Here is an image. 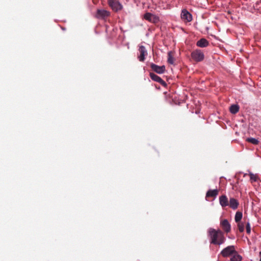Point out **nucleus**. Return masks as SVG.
<instances>
[{
  "label": "nucleus",
  "instance_id": "nucleus-1",
  "mask_svg": "<svg viewBox=\"0 0 261 261\" xmlns=\"http://www.w3.org/2000/svg\"><path fill=\"white\" fill-rule=\"evenodd\" d=\"M210 243L215 245H220L224 243L226 238L224 232L220 229L210 228L208 230Z\"/></svg>",
  "mask_w": 261,
  "mask_h": 261
},
{
  "label": "nucleus",
  "instance_id": "nucleus-2",
  "mask_svg": "<svg viewBox=\"0 0 261 261\" xmlns=\"http://www.w3.org/2000/svg\"><path fill=\"white\" fill-rule=\"evenodd\" d=\"M237 251L235 247L233 245L228 246L224 248L220 253V254L224 257H227L236 253Z\"/></svg>",
  "mask_w": 261,
  "mask_h": 261
},
{
  "label": "nucleus",
  "instance_id": "nucleus-3",
  "mask_svg": "<svg viewBox=\"0 0 261 261\" xmlns=\"http://www.w3.org/2000/svg\"><path fill=\"white\" fill-rule=\"evenodd\" d=\"M191 56L192 59L197 62L203 61L204 58L203 53L200 49L193 50L191 53Z\"/></svg>",
  "mask_w": 261,
  "mask_h": 261
},
{
  "label": "nucleus",
  "instance_id": "nucleus-4",
  "mask_svg": "<svg viewBox=\"0 0 261 261\" xmlns=\"http://www.w3.org/2000/svg\"><path fill=\"white\" fill-rule=\"evenodd\" d=\"M108 4L115 12L120 11L123 8L122 5L117 0H109Z\"/></svg>",
  "mask_w": 261,
  "mask_h": 261
},
{
  "label": "nucleus",
  "instance_id": "nucleus-5",
  "mask_svg": "<svg viewBox=\"0 0 261 261\" xmlns=\"http://www.w3.org/2000/svg\"><path fill=\"white\" fill-rule=\"evenodd\" d=\"M220 226L223 230L228 233L231 230V225L227 219H223L220 221Z\"/></svg>",
  "mask_w": 261,
  "mask_h": 261
},
{
  "label": "nucleus",
  "instance_id": "nucleus-6",
  "mask_svg": "<svg viewBox=\"0 0 261 261\" xmlns=\"http://www.w3.org/2000/svg\"><path fill=\"white\" fill-rule=\"evenodd\" d=\"M110 15V12L104 9H98L96 13L97 18L105 19Z\"/></svg>",
  "mask_w": 261,
  "mask_h": 261
},
{
  "label": "nucleus",
  "instance_id": "nucleus-7",
  "mask_svg": "<svg viewBox=\"0 0 261 261\" xmlns=\"http://www.w3.org/2000/svg\"><path fill=\"white\" fill-rule=\"evenodd\" d=\"M144 18L153 23H156L159 21V17L153 15L150 13H146L144 15Z\"/></svg>",
  "mask_w": 261,
  "mask_h": 261
},
{
  "label": "nucleus",
  "instance_id": "nucleus-8",
  "mask_svg": "<svg viewBox=\"0 0 261 261\" xmlns=\"http://www.w3.org/2000/svg\"><path fill=\"white\" fill-rule=\"evenodd\" d=\"M181 18L182 20L187 22H190L192 20L191 14L187 10H183L181 13Z\"/></svg>",
  "mask_w": 261,
  "mask_h": 261
},
{
  "label": "nucleus",
  "instance_id": "nucleus-9",
  "mask_svg": "<svg viewBox=\"0 0 261 261\" xmlns=\"http://www.w3.org/2000/svg\"><path fill=\"white\" fill-rule=\"evenodd\" d=\"M150 67L152 70L159 74L163 73L165 71V66H158L155 64L151 63Z\"/></svg>",
  "mask_w": 261,
  "mask_h": 261
},
{
  "label": "nucleus",
  "instance_id": "nucleus-10",
  "mask_svg": "<svg viewBox=\"0 0 261 261\" xmlns=\"http://www.w3.org/2000/svg\"><path fill=\"white\" fill-rule=\"evenodd\" d=\"M150 78L155 82H157L161 84L162 86L166 87L167 86V84L166 82L163 81L160 77H159L158 75H156L154 73H150Z\"/></svg>",
  "mask_w": 261,
  "mask_h": 261
},
{
  "label": "nucleus",
  "instance_id": "nucleus-11",
  "mask_svg": "<svg viewBox=\"0 0 261 261\" xmlns=\"http://www.w3.org/2000/svg\"><path fill=\"white\" fill-rule=\"evenodd\" d=\"M139 51L140 55L138 57L140 61L143 62L145 60V56L147 55V51L145 47L143 45L139 47Z\"/></svg>",
  "mask_w": 261,
  "mask_h": 261
},
{
  "label": "nucleus",
  "instance_id": "nucleus-12",
  "mask_svg": "<svg viewBox=\"0 0 261 261\" xmlns=\"http://www.w3.org/2000/svg\"><path fill=\"white\" fill-rule=\"evenodd\" d=\"M229 201H228V198L225 195H223L219 197L220 204L221 205L222 207L228 206Z\"/></svg>",
  "mask_w": 261,
  "mask_h": 261
},
{
  "label": "nucleus",
  "instance_id": "nucleus-13",
  "mask_svg": "<svg viewBox=\"0 0 261 261\" xmlns=\"http://www.w3.org/2000/svg\"><path fill=\"white\" fill-rule=\"evenodd\" d=\"M239 205V203L238 201L234 198H230L229 201V206L230 208H231L233 210H236Z\"/></svg>",
  "mask_w": 261,
  "mask_h": 261
},
{
  "label": "nucleus",
  "instance_id": "nucleus-14",
  "mask_svg": "<svg viewBox=\"0 0 261 261\" xmlns=\"http://www.w3.org/2000/svg\"><path fill=\"white\" fill-rule=\"evenodd\" d=\"M219 191L217 189L209 190L206 193L205 198L213 197L215 198L218 194Z\"/></svg>",
  "mask_w": 261,
  "mask_h": 261
},
{
  "label": "nucleus",
  "instance_id": "nucleus-15",
  "mask_svg": "<svg viewBox=\"0 0 261 261\" xmlns=\"http://www.w3.org/2000/svg\"><path fill=\"white\" fill-rule=\"evenodd\" d=\"M209 44L208 41L204 39V38H201L199 40H198L197 43L196 45L198 47H205L207 46Z\"/></svg>",
  "mask_w": 261,
  "mask_h": 261
},
{
  "label": "nucleus",
  "instance_id": "nucleus-16",
  "mask_svg": "<svg viewBox=\"0 0 261 261\" xmlns=\"http://www.w3.org/2000/svg\"><path fill=\"white\" fill-rule=\"evenodd\" d=\"M229 110L232 114H236L239 110V107L237 105H231Z\"/></svg>",
  "mask_w": 261,
  "mask_h": 261
},
{
  "label": "nucleus",
  "instance_id": "nucleus-17",
  "mask_svg": "<svg viewBox=\"0 0 261 261\" xmlns=\"http://www.w3.org/2000/svg\"><path fill=\"white\" fill-rule=\"evenodd\" d=\"M233 256L231 257L229 261H241L242 257L241 255H239L238 253H234Z\"/></svg>",
  "mask_w": 261,
  "mask_h": 261
},
{
  "label": "nucleus",
  "instance_id": "nucleus-18",
  "mask_svg": "<svg viewBox=\"0 0 261 261\" xmlns=\"http://www.w3.org/2000/svg\"><path fill=\"white\" fill-rule=\"evenodd\" d=\"M242 216H243V214H242V213L241 212H237L236 213V215H235V217H234V220H235V221L236 222H241V220L242 218Z\"/></svg>",
  "mask_w": 261,
  "mask_h": 261
},
{
  "label": "nucleus",
  "instance_id": "nucleus-19",
  "mask_svg": "<svg viewBox=\"0 0 261 261\" xmlns=\"http://www.w3.org/2000/svg\"><path fill=\"white\" fill-rule=\"evenodd\" d=\"M237 223V226L238 230L240 232H243L244 231V227L245 225L243 222H239Z\"/></svg>",
  "mask_w": 261,
  "mask_h": 261
},
{
  "label": "nucleus",
  "instance_id": "nucleus-20",
  "mask_svg": "<svg viewBox=\"0 0 261 261\" xmlns=\"http://www.w3.org/2000/svg\"><path fill=\"white\" fill-rule=\"evenodd\" d=\"M168 62L171 64H173L174 63V58L171 51H169L168 53Z\"/></svg>",
  "mask_w": 261,
  "mask_h": 261
},
{
  "label": "nucleus",
  "instance_id": "nucleus-21",
  "mask_svg": "<svg viewBox=\"0 0 261 261\" xmlns=\"http://www.w3.org/2000/svg\"><path fill=\"white\" fill-rule=\"evenodd\" d=\"M246 140L247 142H250L254 145H257L258 144L259 142L257 139L253 138H247Z\"/></svg>",
  "mask_w": 261,
  "mask_h": 261
},
{
  "label": "nucleus",
  "instance_id": "nucleus-22",
  "mask_svg": "<svg viewBox=\"0 0 261 261\" xmlns=\"http://www.w3.org/2000/svg\"><path fill=\"white\" fill-rule=\"evenodd\" d=\"M246 232L248 234H250L251 232V226L249 222L246 224Z\"/></svg>",
  "mask_w": 261,
  "mask_h": 261
},
{
  "label": "nucleus",
  "instance_id": "nucleus-23",
  "mask_svg": "<svg viewBox=\"0 0 261 261\" xmlns=\"http://www.w3.org/2000/svg\"><path fill=\"white\" fill-rule=\"evenodd\" d=\"M250 175V179L252 180V181H256L257 179V177L256 176V175H254L252 173H250L249 174Z\"/></svg>",
  "mask_w": 261,
  "mask_h": 261
},
{
  "label": "nucleus",
  "instance_id": "nucleus-24",
  "mask_svg": "<svg viewBox=\"0 0 261 261\" xmlns=\"http://www.w3.org/2000/svg\"><path fill=\"white\" fill-rule=\"evenodd\" d=\"M260 259L259 261H261V251L259 253Z\"/></svg>",
  "mask_w": 261,
  "mask_h": 261
}]
</instances>
